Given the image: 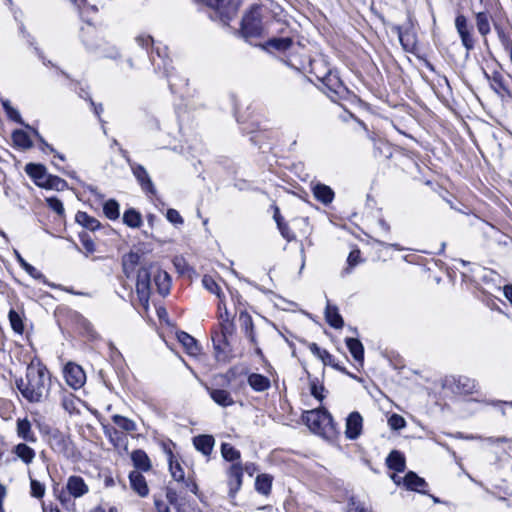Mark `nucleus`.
<instances>
[{"label":"nucleus","mask_w":512,"mask_h":512,"mask_svg":"<svg viewBox=\"0 0 512 512\" xmlns=\"http://www.w3.org/2000/svg\"><path fill=\"white\" fill-rule=\"evenodd\" d=\"M15 384L25 400L40 403L49 393L50 374L40 361H31L27 365L25 378H17Z\"/></svg>","instance_id":"obj_1"},{"label":"nucleus","mask_w":512,"mask_h":512,"mask_svg":"<svg viewBox=\"0 0 512 512\" xmlns=\"http://www.w3.org/2000/svg\"><path fill=\"white\" fill-rule=\"evenodd\" d=\"M153 277L154 284L159 294L165 296L170 291L171 280L166 271H162L155 265L143 266L138 270L136 281V293L140 303L147 307L152 291Z\"/></svg>","instance_id":"obj_2"},{"label":"nucleus","mask_w":512,"mask_h":512,"mask_svg":"<svg viewBox=\"0 0 512 512\" xmlns=\"http://www.w3.org/2000/svg\"><path fill=\"white\" fill-rule=\"evenodd\" d=\"M303 420L315 434L326 435L334 430L333 417L325 408L306 411Z\"/></svg>","instance_id":"obj_3"},{"label":"nucleus","mask_w":512,"mask_h":512,"mask_svg":"<svg viewBox=\"0 0 512 512\" xmlns=\"http://www.w3.org/2000/svg\"><path fill=\"white\" fill-rule=\"evenodd\" d=\"M82 41L87 50L106 58L119 56L117 48L109 45L104 39L99 38L93 28L82 30Z\"/></svg>","instance_id":"obj_4"},{"label":"nucleus","mask_w":512,"mask_h":512,"mask_svg":"<svg viewBox=\"0 0 512 512\" xmlns=\"http://www.w3.org/2000/svg\"><path fill=\"white\" fill-rule=\"evenodd\" d=\"M261 10L262 7L260 5H253L242 19L241 32L248 41L261 37L264 33L265 27L261 21Z\"/></svg>","instance_id":"obj_5"},{"label":"nucleus","mask_w":512,"mask_h":512,"mask_svg":"<svg viewBox=\"0 0 512 512\" xmlns=\"http://www.w3.org/2000/svg\"><path fill=\"white\" fill-rule=\"evenodd\" d=\"M219 318L221 320V323H220L221 332L219 335H216L212 338L214 348L217 351H221L224 349V346L229 345V338H231L236 332L235 324L232 321V319L230 318V314H229L227 308H225V317L221 313L219 315Z\"/></svg>","instance_id":"obj_6"},{"label":"nucleus","mask_w":512,"mask_h":512,"mask_svg":"<svg viewBox=\"0 0 512 512\" xmlns=\"http://www.w3.org/2000/svg\"><path fill=\"white\" fill-rule=\"evenodd\" d=\"M315 76L326 87L327 92L336 96H343L346 93L347 89L336 71L328 69L324 74L315 72Z\"/></svg>","instance_id":"obj_7"},{"label":"nucleus","mask_w":512,"mask_h":512,"mask_svg":"<svg viewBox=\"0 0 512 512\" xmlns=\"http://www.w3.org/2000/svg\"><path fill=\"white\" fill-rule=\"evenodd\" d=\"M48 443L53 451L66 457L71 456L73 453V445L70 437L59 430H54L49 434Z\"/></svg>","instance_id":"obj_8"},{"label":"nucleus","mask_w":512,"mask_h":512,"mask_svg":"<svg viewBox=\"0 0 512 512\" xmlns=\"http://www.w3.org/2000/svg\"><path fill=\"white\" fill-rule=\"evenodd\" d=\"M122 154L123 157L126 158V161L129 164L134 177L137 179L143 191L155 194L156 189L145 167L135 162H132L128 157H126V151L122 150Z\"/></svg>","instance_id":"obj_9"},{"label":"nucleus","mask_w":512,"mask_h":512,"mask_svg":"<svg viewBox=\"0 0 512 512\" xmlns=\"http://www.w3.org/2000/svg\"><path fill=\"white\" fill-rule=\"evenodd\" d=\"M66 383L73 389L81 388L86 382V374L81 366L75 363H68L64 368Z\"/></svg>","instance_id":"obj_10"},{"label":"nucleus","mask_w":512,"mask_h":512,"mask_svg":"<svg viewBox=\"0 0 512 512\" xmlns=\"http://www.w3.org/2000/svg\"><path fill=\"white\" fill-rule=\"evenodd\" d=\"M229 496L234 498L240 490L243 482V467L241 463H234L230 466L228 472Z\"/></svg>","instance_id":"obj_11"},{"label":"nucleus","mask_w":512,"mask_h":512,"mask_svg":"<svg viewBox=\"0 0 512 512\" xmlns=\"http://www.w3.org/2000/svg\"><path fill=\"white\" fill-rule=\"evenodd\" d=\"M363 418L359 412H352L346 419L345 435L350 440L357 439L362 432Z\"/></svg>","instance_id":"obj_12"},{"label":"nucleus","mask_w":512,"mask_h":512,"mask_svg":"<svg viewBox=\"0 0 512 512\" xmlns=\"http://www.w3.org/2000/svg\"><path fill=\"white\" fill-rule=\"evenodd\" d=\"M152 63L157 69L162 68L164 70V74L168 78L170 89L174 91L178 84L173 79L171 60L167 56H163L159 49H157V58L152 57Z\"/></svg>","instance_id":"obj_13"},{"label":"nucleus","mask_w":512,"mask_h":512,"mask_svg":"<svg viewBox=\"0 0 512 512\" xmlns=\"http://www.w3.org/2000/svg\"><path fill=\"white\" fill-rule=\"evenodd\" d=\"M455 27L461 38L463 46L467 50H471L474 47V41L470 34L467 19L464 15H458L455 19Z\"/></svg>","instance_id":"obj_14"},{"label":"nucleus","mask_w":512,"mask_h":512,"mask_svg":"<svg viewBox=\"0 0 512 512\" xmlns=\"http://www.w3.org/2000/svg\"><path fill=\"white\" fill-rule=\"evenodd\" d=\"M16 434L18 438L28 443H35L37 437L32 430V424L27 417L18 418L16 420Z\"/></svg>","instance_id":"obj_15"},{"label":"nucleus","mask_w":512,"mask_h":512,"mask_svg":"<svg viewBox=\"0 0 512 512\" xmlns=\"http://www.w3.org/2000/svg\"><path fill=\"white\" fill-rule=\"evenodd\" d=\"M66 488L71 496L79 498L88 493L89 488L84 479L80 476H70L66 483Z\"/></svg>","instance_id":"obj_16"},{"label":"nucleus","mask_w":512,"mask_h":512,"mask_svg":"<svg viewBox=\"0 0 512 512\" xmlns=\"http://www.w3.org/2000/svg\"><path fill=\"white\" fill-rule=\"evenodd\" d=\"M211 399L221 407H229L234 404L231 393L226 389L206 387Z\"/></svg>","instance_id":"obj_17"},{"label":"nucleus","mask_w":512,"mask_h":512,"mask_svg":"<svg viewBox=\"0 0 512 512\" xmlns=\"http://www.w3.org/2000/svg\"><path fill=\"white\" fill-rule=\"evenodd\" d=\"M238 320L240 323L241 330L249 339L250 343L253 346L257 345V339L254 331V323L249 313L245 310L240 311Z\"/></svg>","instance_id":"obj_18"},{"label":"nucleus","mask_w":512,"mask_h":512,"mask_svg":"<svg viewBox=\"0 0 512 512\" xmlns=\"http://www.w3.org/2000/svg\"><path fill=\"white\" fill-rule=\"evenodd\" d=\"M25 172L27 173L28 176H30L35 184L39 187H42L44 186L45 182L47 181V177H48V173H47V170L45 168V166L41 165V164H34V163H29L25 166Z\"/></svg>","instance_id":"obj_19"},{"label":"nucleus","mask_w":512,"mask_h":512,"mask_svg":"<svg viewBox=\"0 0 512 512\" xmlns=\"http://www.w3.org/2000/svg\"><path fill=\"white\" fill-rule=\"evenodd\" d=\"M131 488L140 496L146 497L149 494V488L145 477L139 471H132L129 474Z\"/></svg>","instance_id":"obj_20"},{"label":"nucleus","mask_w":512,"mask_h":512,"mask_svg":"<svg viewBox=\"0 0 512 512\" xmlns=\"http://www.w3.org/2000/svg\"><path fill=\"white\" fill-rule=\"evenodd\" d=\"M455 391L460 394L468 395L477 392L478 384L476 380L467 376H459L454 379Z\"/></svg>","instance_id":"obj_21"},{"label":"nucleus","mask_w":512,"mask_h":512,"mask_svg":"<svg viewBox=\"0 0 512 512\" xmlns=\"http://www.w3.org/2000/svg\"><path fill=\"white\" fill-rule=\"evenodd\" d=\"M313 196L322 204L328 205L334 199V191L327 185L317 183L312 188Z\"/></svg>","instance_id":"obj_22"},{"label":"nucleus","mask_w":512,"mask_h":512,"mask_svg":"<svg viewBox=\"0 0 512 512\" xmlns=\"http://www.w3.org/2000/svg\"><path fill=\"white\" fill-rule=\"evenodd\" d=\"M215 440L211 435H199L193 438V445L205 456H209L213 450Z\"/></svg>","instance_id":"obj_23"},{"label":"nucleus","mask_w":512,"mask_h":512,"mask_svg":"<svg viewBox=\"0 0 512 512\" xmlns=\"http://www.w3.org/2000/svg\"><path fill=\"white\" fill-rule=\"evenodd\" d=\"M12 452L26 465L31 464L36 456L35 450L26 443L15 445Z\"/></svg>","instance_id":"obj_24"},{"label":"nucleus","mask_w":512,"mask_h":512,"mask_svg":"<svg viewBox=\"0 0 512 512\" xmlns=\"http://www.w3.org/2000/svg\"><path fill=\"white\" fill-rule=\"evenodd\" d=\"M325 318L328 324L335 329H340L344 325V321L339 314L337 306L330 304L329 301H327L325 308Z\"/></svg>","instance_id":"obj_25"},{"label":"nucleus","mask_w":512,"mask_h":512,"mask_svg":"<svg viewBox=\"0 0 512 512\" xmlns=\"http://www.w3.org/2000/svg\"><path fill=\"white\" fill-rule=\"evenodd\" d=\"M249 386L256 392H263L270 387V380L266 376L258 373H252L248 376Z\"/></svg>","instance_id":"obj_26"},{"label":"nucleus","mask_w":512,"mask_h":512,"mask_svg":"<svg viewBox=\"0 0 512 512\" xmlns=\"http://www.w3.org/2000/svg\"><path fill=\"white\" fill-rule=\"evenodd\" d=\"M177 339L184 346L188 354L197 355L200 352L197 341L188 333L184 331L178 332Z\"/></svg>","instance_id":"obj_27"},{"label":"nucleus","mask_w":512,"mask_h":512,"mask_svg":"<svg viewBox=\"0 0 512 512\" xmlns=\"http://www.w3.org/2000/svg\"><path fill=\"white\" fill-rule=\"evenodd\" d=\"M131 460L133 465L142 471H149L151 469V461L145 451L138 449L132 452Z\"/></svg>","instance_id":"obj_28"},{"label":"nucleus","mask_w":512,"mask_h":512,"mask_svg":"<svg viewBox=\"0 0 512 512\" xmlns=\"http://www.w3.org/2000/svg\"><path fill=\"white\" fill-rule=\"evenodd\" d=\"M403 483L407 489L423 493L422 488L426 486L423 478L419 477L416 473L410 471L403 478Z\"/></svg>","instance_id":"obj_29"},{"label":"nucleus","mask_w":512,"mask_h":512,"mask_svg":"<svg viewBox=\"0 0 512 512\" xmlns=\"http://www.w3.org/2000/svg\"><path fill=\"white\" fill-rule=\"evenodd\" d=\"M82 401L73 394H65L62 398V407L70 415L80 414L79 406Z\"/></svg>","instance_id":"obj_30"},{"label":"nucleus","mask_w":512,"mask_h":512,"mask_svg":"<svg viewBox=\"0 0 512 512\" xmlns=\"http://www.w3.org/2000/svg\"><path fill=\"white\" fill-rule=\"evenodd\" d=\"M273 477L269 474H260L255 480V489L262 495H269L272 488Z\"/></svg>","instance_id":"obj_31"},{"label":"nucleus","mask_w":512,"mask_h":512,"mask_svg":"<svg viewBox=\"0 0 512 512\" xmlns=\"http://www.w3.org/2000/svg\"><path fill=\"white\" fill-rule=\"evenodd\" d=\"M76 222L90 231H95L100 228L99 220L88 215L86 212L79 211L75 216Z\"/></svg>","instance_id":"obj_32"},{"label":"nucleus","mask_w":512,"mask_h":512,"mask_svg":"<svg viewBox=\"0 0 512 512\" xmlns=\"http://www.w3.org/2000/svg\"><path fill=\"white\" fill-rule=\"evenodd\" d=\"M387 465L390 469L397 472L405 470V458L399 451H392L387 457Z\"/></svg>","instance_id":"obj_33"},{"label":"nucleus","mask_w":512,"mask_h":512,"mask_svg":"<svg viewBox=\"0 0 512 512\" xmlns=\"http://www.w3.org/2000/svg\"><path fill=\"white\" fill-rule=\"evenodd\" d=\"M9 322L11 325L12 330L19 335H22L24 333V315L17 312L14 309H10L8 313Z\"/></svg>","instance_id":"obj_34"},{"label":"nucleus","mask_w":512,"mask_h":512,"mask_svg":"<svg viewBox=\"0 0 512 512\" xmlns=\"http://www.w3.org/2000/svg\"><path fill=\"white\" fill-rule=\"evenodd\" d=\"M346 345L353 358L358 362H362L364 359V347L362 343L358 339L347 338Z\"/></svg>","instance_id":"obj_35"},{"label":"nucleus","mask_w":512,"mask_h":512,"mask_svg":"<svg viewBox=\"0 0 512 512\" xmlns=\"http://www.w3.org/2000/svg\"><path fill=\"white\" fill-rule=\"evenodd\" d=\"M112 421L124 432L132 433L137 430L135 421L125 416L115 414L112 416Z\"/></svg>","instance_id":"obj_36"},{"label":"nucleus","mask_w":512,"mask_h":512,"mask_svg":"<svg viewBox=\"0 0 512 512\" xmlns=\"http://www.w3.org/2000/svg\"><path fill=\"white\" fill-rule=\"evenodd\" d=\"M123 223L131 228H139L142 224L141 214L135 209L130 208L123 214Z\"/></svg>","instance_id":"obj_37"},{"label":"nucleus","mask_w":512,"mask_h":512,"mask_svg":"<svg viewBox=\"0 0 512 512\" xmlns=\"http://www.w3.org/2000/svg\"><path fill=\"white\" fill-rule=\"evenodd\" d=\"M14 144L22 149H29L33 143L27 132L23 130H15L12 134Z\"/></svg>","instance_id":"obj_38"},{"label":"nucleus","mask_w":512,"mask_h":512,"mask_svg":"<svg viewBox=\"0 0 512 512\" xmlns=\"http://www.w3.org/2000/svg\"><path fill=\"white\" fill-rule=\"evenodd\" d=\"M293 44V40L289 37L272 38L267 41L266 48H273L278 51H286Z\"/></svg>","instance_id":"obj_39"},{"label":"nucleus","mask_w":512,"mask_h":512,"mask_svg":"<svg viewBox=\"0 0 512 512\" xmlns=\"http://www.w3.org/2000/svg\"><path fill=\"white\" fill-rule=\"evenodd\" d=\"M139 261L140 255L135 252H130L123 257V270L128 277L130 273L133 272L134 267L139 263Z\"/></svg>","instance_id":"obj_40"},{"label":"nucleus","mask_w":512,"mask_h":512,"mask_svg":"<svg viewBox=\"0 0 512 512\" xmlns=\"http://www.w3.org/2000/svg\"><path fill=\"white\" fill-rule=\"evenodd\" d=\"M103 212L110 220L118 219L120 215L118 202L114 199L106 201L103 206Z\"/></svg>","instance_id":"obj_41"},{"label":"nucleus","mask_w":512,"mask_h":512,"mask_svg":"<svg viewBox=\"0 0 512 512\" xmlns=\"http://www.w3.org/2000/svg\"><path fill=\"white\" fill-rule=\"evenodd\" d=\"M476 26L482 36H486L490 32L489 16L487 13H476Z\"/></svg>","instance_id":"obj_42"},{"label":"nucleus","mask_w":512,"mask_h":512,"mask_svg":"<svg viewBox=\"0 0 512 512\" xmlns=\"http://www.w3.org/2000/svg\"><path fill=\"white\" fill-rule=\"evenodd\" d=\"M103 431L105 436L115 447H118L121 442H123V435L115 427L104 425Z\"/></svg>","instance_id":"obj_43"},{"label":"nucleus","mask_w":512,"mask_h":512,"mask_svg":"<svg viewBox=\"0 0 512 512\" xmlns=\"http://www.w3.org/2000/svg\"><path fill=\"white\" fill-rule=\"evenodd\" d=\"M398 37L401 45L403 46L404 50L406 51H412L415 48L416 41L415 37L412 33L405 31L402 32L400 29L398 31Z\"/></svg>","instance_id":"obj_44"},{"label":"nucleus","mask_w":512,"mask_h":512,"mask_svg":"<svg viewBox=\"0 0 512 512\" xmlns=\"http://www.w3.org/2000/svg\"><path fill=\"white\" fill-rule=\"evenodd\" d=\"M221 454L227 461H235L240 458V452L229 443L221 445Z\"/></svg>","instance_id":"obj_45"},{"label":"nucleus","mask_w":512,"mask_h":512,"mask_svg":"<svg viewBox=\"0 0 512 512\" xmlns=\"http://www.w3.org/2000/svg\"><path fill=\"white\" fill-rule=\"evenodd\" d=\"M169 470H170V473L175 481H178V482L184 481V479H185L184 471H183L181 465L177 461H175V462L173 461L172 455L170 456V459H169Z\"/></svg>","instance_id":"obj_46"},{"label":"nucleus","mask_w":512,"mask_h":512,"mask_svg":"<svg viewBox=\"0 0 512 512\" xmlns=\"http://www.w3.org/2000/svg\"><path fill=\"white\" fill-rule=\"evenodd\" d=\"M67 186V183L65 180L61 179L58 176L54 175H48L47 181L45 182L43 188L46 189H56V190H62Z\"/></svg>","instance_id":"obj_47"},{"label":"nucleus","mask_w":512,"mask_h":512,"mask_svg":"<svg viewBox=\"0 0 512 512\" xmlns=\"http://www.w3.org/2000/svg\"><path fill=\"white\" fill-rule=\"evenodd\" d=\"M15 255H16V258H17V261L19 262L20 266L30 275L32 276L33 278H40L42 276V274L35 268L33 267L31 264H29L28 262H26L23 257L17 252L15 251Z\"/></svg>","instance_id":"obj_48"},{"label":"nucleus","mask_w":512,"mask_h":512,"mask_svg":"<svg viewBox=\"0 0 512 512\" xmlns=\"http://www.w3.org/2000/svg\"><path fill=\"white\" fill-rule=\"evenodd\" d=\"M310 392L313 397L322 401L324 399L323 391L325 390L324 386L319 384L317 378L311 379L310 382Z\"/></svg>","instance_id":"obj_49"},{"label":"nucleus","mask_w":512,"mask_h":512,"mask_svg":"<svg viewBox=\"0 0 512 512\" xmlns=\"http://www.w3.org/2000/svg\"><path fill=\"white\" fill-rule=\"evenodd\" d=\"M203 286L210 291L211 293H214L217 295L218 298H221V292L218 284L215 282V280L211 276L205 275L202 279Z\"/></svg>","instance_id":"obj_50"},{"label":"nucleus","mask_w":512,"mask_h":512,"mask_svg":"<svg viewBox=\"0 0 512 512\" xmlns=\"http://www.w3.org/2000/svg\"><path fill=\"white\" fill-rule=\"evenodd\" d=\"M360 262V251L359 250H352L347 258V264L348 266L344 269V273L349 274L351 273L352 269Z\"/></svg>","instance_id":"obj_51"},{"label":"nucleus","mask_w":512,"mask_h":512,"mask_svg":"<svg viewBox=\"0 0 512 512\" xmlns=\"http://www.w3.org/2000/svg\"><path fill=\"white\" fill-rule=\"evenodd\" d=\"M388 425L392 430H400L406 426V421L401 415L394 413L388 418Z\"/></svg>","instance_id":"obj_52"},{"label":"nucleus","mask_w":512,"mask_h":512,"mask_svg":"<svg viewBox=\"0 0 512 512\" xmlns=\"http://www.w3.org/2000/svg\"><path fill=\"white\" fill-rule=\"evenodd\" d=\"M79 10L80 16L83 18L89 11L96 12L97 7L95 5H88L86 0H70Z\"/></svg>","instance_id":"obj_53"},{"label":"nucleus","mask_w":512,"mask_h":512,"mask_svg":"<svg viewBox=\"0 0 512 512\" xmlns=\"http://www.w3.org/2000/svg\"><path fill=\"white\" fill-rule=\"evenodd\" d=\"M320 359L324 365H329V366H331L339 371H342V372L345 371V368L341 367L338 364V362L335 360L334 356L331 355L327 350L325 351V353H322V356Z\"/></svg>","instance_id":"obj_54"},{"label":"nucleus","mask_w":512,"mask_h":512,"mask_svg":"<svg viewBox=\"0 0 512 512\" xmlns=\"http://www.w3.org/2000/svg\"><path fill=\"white\" fill-rule=\"evenodd\" d=\"M166 498H167L168 502L177 509V512H182L179 501H178V494L175 489L168 486L166 488Z\"/></svg>","instance_id":"obj_55"},{"label":"nucleus","mask_w":512,"mask_h":512,"mask_svg":"<svg viewBox=\"0 0 512 512\" xmlns=\"http://www.w3.org/2000/svg\"><path fill=\"white\" fill-rule=\"evenodd\" d=\"M31 495L35 498H42L45 494V486L35 479H31L30 483Z\"/></svg>","instance_id":"obj_56"},{"label":"nucleus","mask_w":512,"mask_h":512,"mask_svg":"<svg viewBox=\"0 0 512 512\" xmlns=\"http://www.w3.org/2000/svg\"><path fill=\"white\" fill-rule=\"evenodd\" d=\"M347 512H372L370 509L366 508L365 505L356 500L355 498H351L348 503Z\"/></svg>","instance_id":"obj_57"},{"label":"nucleus","mask_w":512,"mask_h":512,"mask_svg":"<svg viewBox=\"0 0 512 512\" xmlns=\"http://www.w3.org/2000/svg\"><path fill=\"white\" fill-rule=\"evenodd\" d=\"M166 218L170 223H172L174 225H180V224H183V222H184L183 218L181 217L179 212L172 208L167 210Z\"/></svg>","instance_id":"obj_58"},{"label":"nucleus","mask_w":512,"mask_h":512,"mask_svg":"<svg viewBox=\"0 0 512 512\" xmlns=\"http://www.w3.org/2000/svg\"><path fill=\"white\" fill-rule=\"evenodd\" d=\"M277 227L283 238H285L287 241H291L295 238L294 233L290 230L287 223L279 222V225Z\"/></svg>","instance_id":"obj_59"},{"label":"nucleus","mask_w":512,"mask_h":512,"mask_svg":"<svg viewBox=\"0 0 512 512\" xmlns=\"http://www.w3.org/2000/svg\"><path fill=\"white\" fill-rule=\"evenodd\" d=\"M47 203L57 214L62 215L64 213L63 204L59 199L51 197L47 199Z\"/></svg>","instance_id":"obj_60"},{"label":"nucleus","mask_w":512,"mask_h":512,"mask_svg":"<svg viewBox=\"0 0 512 512\" xmlns=\"http://www.w3.org/2000/svg\"><path fill=\"white\" fill-rule=\"evenodd\" d=\"M173 264L180 274H185L189 270V266L183 257H175Z\"/></svg>","instance_id":"obj_61"},{"label":"nucleus","mask_w":512,"mask_h":512,"mask_svg":"<svg viewBox=\"0 0 512 512\" xmlns=\"http://www.w3.org/2000/svg\"><path fill=\"white\" fill-rule=\"evenodd\" d=\"M311 70L314 74L315 72L324 74L328 69L324 67V60H314L311 62Z\"/></svg>","instance_id":"obj_62"},{"label":"nucleus","mask_w":512,"mask_h":512,"mask_svg":"<svg viewBox=\"0 0 512 512\" xmlns=\"http://www.w3.org/2000/svg\"><path fill=\"white\" fill-rule=\"evenodd\" d=\"M81 242H82V245L84 246V248L92 253L95 251V244L93 242L92 239H90L87 235L83 234L81 235Z\"/></svg>","instance_id":"obj_63"},{"label":"nucleus","mask_w":512,"mask_h":512,"mask_svg":"<svg viewBox=\"0 0 512 512\" xmlns=\"http://www.w3.org/2000/svg\"><path fill=\"white\" fill-rule=\"evenodd\" d=\"M154 505L157 512H170L169 506L156 496L154 497Z\"/></svg>","instance_id":"obj_64"}]
</instances>
